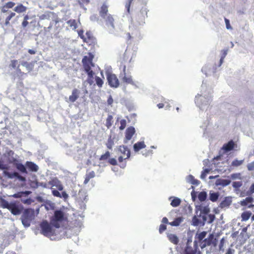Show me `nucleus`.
Segmentation results:
<instances>
[{
  "mask_svg": "<svg viewBox=\"0 0 254 254\" xmlns=\"http://www.w3.org/2000/svg\"><path fill=\"white\" fill-rule=\"evenodd\" d=\"M183 220L184 218L182 217H178L175 218L173 221L170 222L169 224L172 226H178Z\"/></svg>",
  "mask_w": 254,
  "mask_h": 254,
  "instance_id": "72a5a7b5",
  "label": "nucleus"
},
{
  "mask_svg": "<svg viewBox=\"0 0 254 254\" xmlns=\"http://www.w3.org/2000/svg\"><path fill=\"white\" fill-rule=\"evenodd\" d=\"M108 11V6L105 4H103L100 11V16L103 18H106Z\"/></svg>",
  "mask_w": 254,
  "mask_h": 254,
  "instance_id": "473e14b6",
  "label": "nucleus"
},
{
  "mask_svg": "<svg viewBox=\"0 0 254 254\" xmlns=\"http://www.w3.org/2000/svg\"><path fill=\"white\" fill-rule=\"evenodd\" d=\"M251 215L252 213L250 211L244 212L241 215L242 221H247L250 218Z\"/></svg>",
  "mask_w": 254,
  "mask_h": 254,
  "instance_id": "58836bf2",
  "label": "nucleus"
},
{
  "mask_svg": "<svg viewBox=\"0 0 254 254\" xmlns=\"http://www.w3.org/2000/svg\"><path fill=\"white\" fill-rule=\"evenodd\" d=\"M8 210L12 214L17 215L21 213L23 210V207L21 204L16 202H11Z\"/></svg>",
  "mask_w": 254,
  "mask_h": 254,
  "instance_id": "9b49d317",
  "label": "nucleus"
},
{
  "mask_svg": "<svg viewBox=\"0 0 254 254\" xmlns=\"http://www.w3.org/2000/svg\"><path fill=\"white\" fill-rule=\"evenodd\" d=\"M147 12L148 10L146 7H142L140 11V13L138 14V16L140 17V21L139 23V25H143L145 23V18L147 17Z\"/></svg>",
  "mask_w": 254,
  "mask_h": 254,
  "instance_id": "f3484780",
  "label": "nucleus"
},
{
  "mask_svg": "<svg viewBox=\"0 0 254 254\" xmlns=\"http://www.w3.org/2000/svg\"><path fill=\"white\" fill-rule=\"evenodd\" d=\"M216 67L212 65H205L201 69L202 72L206 75V76L211 75L215 72Z\"/></svg>",
  "mask_w": 254,
  "mask_h": 254,
  "instance_id": "ddd939ff",
  "label": "nucleus"
},
{
  "mask_svg": "<svg viewBox=\"0 0 254 254\" xmlns=\"http://www.w3.org/2000/svg\"><path fill=\"white\" fill-rule=\"evenodd\" d=\"M48 186L51 190L52 195L60 198L63 199L64 201H66L69 197V195L64 190V186L61 182L57 178L52 179L48 182Z\"/></svg>",
  "mask_w": 254,
  "mask_h": 254,
  "instance_id": "7ed1b4c3",
  "label": "nucleus"
},
{
  "mask_svg": "<svg viewBox=\"0 0 254 254\" xmlns=\"http://www.w3.org/2000/svg\"><path fill=\"white\" fill-rule=\"evenodd\" d=\"M253 193H254V183L251 185L249 190L247 191V194L248 195H249Z\"/></svg>",
  "mask_w": 254,
  "mask_h": 254,
  "instance_id": "13d9d810",
  "label": "nucleus"
},
{
  "mask_svg": "<svg viewBox=\"0 0 254 254\" xmlns=\"http://www.w3.org/2000/svg\"><path fill=\"white\" fill-rule=\"evenodd\" d=\"M126 66L124 65L123 67V72L120 74L119 77L121 80L125 83L131 84L135 88H138L140 87V84L138 81H133L132 76L129 73L126 72Z\"/></svg>",
  "mask_w": 254,
  "mask_h": 254,
  "instance_id": "0eeeda50",
  "label": "nucleus"
},
{
  "mask_svg": "<svg viewBox=\"0 0 254 254\" xmlns=\"http://www.w3.org/2000/svg\"><path fill=\"white\" fill-rule=\"evenodd\" d=\"M247 167L249 171H253L254 170V161L248 164Z\"/></svg>",
  "mask_w": 254,
  "mask_h": 254,
  "instance_id": "e2e57ef3",
  "label": "nucleus"
},
{
  "mask_svg": "<svg viewBox=\"0 0 254 254\" xmlns=\"http://www.w3.org/2000/svg\"><path fill=\"white\" fill-rule=\"evenodd\" d=\"M27 9L26 6H24L22 4H18L14 8V10L17 13H20L25 12Z\"/></svg>",
  "mask_w": 254,
  "mask_h": 254,
  "instance_id": "2f4dec72",
  "label": "nucleus"
},
{
  "mask_svg": "<svg viewBox=\"0 0 254 254\" xmlns=\"http://www.w3.org/2000/svg\"><path fill=\"white\" fill-rule=\"evenodd\" d=\"M26 166L31 172H36L39 169V167L35 163L30 161L26 162Z\"/></svg>",
  "mask_w": 254,
  "mask_h": 254,
  "instance_id": "4be33fe9",
  "label": "nucleus"
},
{
  "mask_svg": "<svg viewBox=\"0 0 254 254\" xmlns=\"http://www.w3.org/2000/svg\"><path fill=\"white\" fill-rule=\"evenodd\" d=\"M167 238L171 243L175 245H177L179 243V238L175 234L168 233Z\"/></svg>",
  "mask_w": 254,
  "mask_h": 254,
  "instance_id": "c85d7f7f",
  "label": "nucleus"
},
{
  "mask_svg": "<svg viewBox=\"0 0 254 254\" xmlns=\"http://www.w3.org/2000/svg\"><path fill=\"white\" fill-rule=\"evenodd\" d=\"M45 206L47 210L53 209L54 207V204L50 201H46Z\"/></svg>",
  "mask_w": 254,
  "mask_h": 254,
  "instance_id": "09e8293b",
  "label": "nucleus"
},
{
  "mask_svg": "<svg viewBox=\"0 0 254 254\" xmlns=\"http://www.w3.org/2000/svg\"><path fill=\"white\" fill-rule=\"evenodd\" d=\"M35 217V210L33 209L28 208L24 210L20 219L22 225L25 228L29 227L34 220Z\"/></svg>",
  "mask_w": 254,
  "mask_h": 254,
  "instance_id": "39448f33",
  "label": "nucleus"
},
{
  "mask_svg": "<svg viewBox=\"0 0 254 254\" xmlns=\"http://www.w3.org/2000/svg\"><path fill=\"white\" fill-rule=\"evenodd\" d=\"M167 228V227L164 224H161L159 226V232L162 234Z\"/></svg>",
  "mask_w": 254,
  "mask_h": 254,
  "instance_id": "bf43d9fd",
  "label": "nucleus"
},
{
  "mask_svg": "<svg viewBox=\"0 0 254 254\" xmlns=\"http://www.w3.org/2000/svg\"><path fill=\"white\" fill-rule=\"evenodd\" d=\"M195 211L196 215L192 219V225L194 226H197L201 224L204 226L206 222L210 224L214 220L215 215L208 214L210 210L208 205L202 204L196 205Z\"/></svg>",
  "mask_w": 254,
  "mask_h": 254,
  "instance_id": "f257e3e1",
  "label": "nucleus"
},
{
  "mask_svg": "<svg viewBox=\"0 0 254 254\" xmlns=\"http://www.w3.org/2000/svg\"><path fill=\"white\" fill-rule=\"evenodd\" d=\"M169 199L170 200L172 199L170 204L174 207H178L181 203V199L178 197L170 196Z\"/></svg>",
  "mask_w": 254,
  "mask_h": 254,
  "instance_id": "b1692460",
  "label": "nucleus"
},
{
  "mask_svg": "<svg viewBox=\"0 0 254 254\" xmlns=\"http://www.w3.org/2000/svg\"><path fill=\"white\" fill-rule=\"evenodd\" d=\"M224 244V239L222 238L220 240V244L219 245V248L220 251H222V252H224V249L223 248Z\"/></svg>",
  "mask_w": 254,
  "mask_h": 254,
  "instance_id": "052dcab7",
  "label": "nucleus"
},
{
  "mask_svg": "<svg viewBox=\"0 0 254 254\" xmlns=\"http://www.w3.org/2000/svg\"><path fill=\"white\" fill-rule=\"evenodd\" d=\"M24 193V192H18L12 195V196L14 198H19L21 197Z\"/></svg>",
  "mask_w": 254,
  "mask_h": 254,
  "instance_id": "338daca9",
  "label": "nucleus"
},
{
  "mask_svg": "<svg viewBox=\"0 0 254 254\" xmlns=\"http://www.w3.org/2000/svg\"><path fill=\"white\" fill-rule=\"evenodd\" d=\"M40 227L41 234L52 239L51 237L56 234L53 226L49 224L48 221L44 220L40 223Z\"/></svg>",
  "mask_w": 254,
  "mask_h": 254,
  "instance_id": "423d86ee",
  "label": "nucleus"
},
{
  "mask_svg": "<svg viewBox=\"0 0 254 254\" xmlns=\"http://www.w3.org/2000/svg\"><path fill=\"white\" fill-rule=\"evenodd\" d=\"M135 129L133 127H129L126 130L125 138L124 143H127L128 141L131 139L133 134L135 133Z\"/></svg>",
  "mask_w": 254,
  "mask_h": 254,
  "instance_id": "4468645a",
  "label": "nucleus"
},
{
  "mask_svg": "<svg viewBox=\"0 0 254 254\" xmlns=\"http://www.w3.org/2000/svg\"><path fill=\"white\" fill-rule=\"evenodd\" d=\"M212 91L207 87L206 83L203 82L201 86L200 93L195 97L196 106L202 111H207L212 101Z\"/></svg>",
  "mask_w": 254,
  "mask_h": 254,
  "instance_id": "f03ea898",
  "label": "nucleus"
},
{
  "mask_svg": "<svg viewBox=\"0 0 254 254\" xmlns=\"http://www.w3.org/2000/svg\"><path fill=\"white\" fill-rule=\"evenodd\" d=\"M234 142L232 140H231L227 143L224 144L222 149L227 152L232 150L234 147Z\"/></svg>",
  "mask_w": 254,
  "mask_h": 254,
  "instance_id": "a878e982",
  "label": "nucleus"
},
{
  "mask_svg": "<svg viewBox=\"0 0 254 254\" xmlns=\"http://www.w3.org/2000/svg\"><path fill=\"white\" fill-rule=\"evenodd\" d=\"M146 145L144 141H138L133 145V149L135 152H138L141 149L144 148Z\"/></svg>",
  "mask_w": 254,
  "mask_h": 254,
  "instance_id": "bb28decb",
  "label": "nucleus"
},
{
  "mask_svg": "<svg viewBox=\"0 0 254 254\" xmlns=\"http://www.w3.org/2000/svg\"><path fill=\"white\" fill-rule=\"evenodd\" d=\"M16 172H14L12 173H10L7 171H4L3 172V174L5 177H6L8 179H12L16 177Z\"/></svg>",
  "mask_w": 254,
  "mask_h": 254,
  "instance_id": "e433bc0d",
  "label": "nucleus"
},
{
  "mask_svg": "<svg viewBox=\"0 0 254 254\" xmlns=\"http://www.w3.org/2000/svg\"><path fill=\"white\" fill-rule=\"evenodd\" d=\"M106 75L109 85L111 87H118L119 85V81L117 76L109 71L106 73Z\"/></svg>",
  "mask_w": 254,
  "mask_h": 254,
  "instance_id": "1a4fd4ad",
  "label": "nucleus"
},
{
  "mask_svg": "<svg viewBox=\"0 0 254 254\" xmlns=\"http://www.w3.org/2000/svg\"><path fill=\"white\" fill-rule=\"evenodd\" d=\"M219 196V193L218 192H214L213 190H210L209 193V199L212 202H215L218 199Z\"/></svg>",
  "mask_w": 254,
  "mask_h": 254,
  "instance_id": "cd10ccee",
  "label": "nucleus"
},
{
  "mask_svg": "<svg viewBox=\"0 0 254 254\" xmlns=\"http://www.w3.org/2000/svg\"><path fill=\"white\" fill-rule=\"evenodd\" d=\"M72 226H70V229L73 232V234L77 235L82 226V222L80 220H75L72 222Z\"/></svg>",
  "mask_w": 254,
  "mask_h": 254,
  "instance_id": "f8f14e48",
  "label": "nucleus"
},
{
  "mask_svg": "<svg viewBox=\"0 0 254 254\" xmlns=\"http://www.w3.org/2000/svg\"><path fill=\"white\" fill-rule=\"evenodd\" d=\"M16 178H17L18 180H19V181H22V182H25L26 181V179L25 177L20 175L17 172L16 173Z\"/></svg>",
  "mask_w": 254,
  "mask_h": 254,
  "instance_id": "680f3d73",
  "label": "nucleus"
},
{
  "mask_svg": "<svg viewBox=\"0 0 254 254\" xmlns=\"http://www.w3.org/2000/svg\"><path fill=\"white\" fill-rule=\"evenodd\" d=\"M231 182L230 179H218L216 180L215 183L216 186H221V187H225L230 184Z\"/></svg>",
  "mask_w": 254,
  "mask_h": 254,
  "instance_id": "a211bd4d",
  "label": "nucleus"
},
{
  "mask_svg": "<svg viewBox=\"0 0 254 254\" xmlns=\"http://www.w3.org/2000/svg\"><path fill=\"white\" fill-rule=\"evenodd\" d=\"M108 162L112 165H117V161L116 159L115 158L109 159L108 160Z\"/></svg>",
  "mask_w": 254,
  "mask_h": 254,
  "instance_id": "0e129e2a",
  "label": "nucleus"
},
{
  "mask_svg": "<svg viewBox=\"0 0 254 254\" xmlns=\"http://www.w3.org/2000/svg\"><path fill=\"white\" fill-rule=\"evenodd\" d=\"M244 161V160H239L237 159H235L231 163V166L238 167L241 165Z\"/></svg>",
  "mask_w": 254,
  "mask_h": 254,
  "instance_id": "37998d69",
  "label": "nucleus"
},
{
  "mask_svg": "<svg viewBox=\"0 0 254 254\" xmlns=\"http://www.w3.org/2000/svg\"><path fill=\"white\" fill-rule=\"evenodd\" d=\"M34 186H33L35 188H38L39 187H41L43 188L48 189L49 186H48V183H43V182H38L37 181H35L33 182L32 183Z\"/></svg>",
  "mask_w": 254,
  "mask_h": 254,
  "instance_id": "f704fd0d",
  "label": "nucleus"
},
{
  "mask_svg": "<svg viewBox=\"0 0 254 254\" xmlns=\"http://www.w3.org/2000/svg\"><path fill=\"white\" fill-rule=\"evenodd\" d=\"M18 64V61L16 60H12L11 62L10 66L13 68H15Z\"/></svg>",
  "mask_w": 254,
  "mask_h": 254,
  "instance_id": "774afa93",
  "label": "nucleus"
},
{
  "mask_svg": "<svg viewBox=\"0 0 254 254\" xmlns=\"http://www.w3.org/2000/svg\"><path fill=\"white\" fill-rule=\"evenodd\" d=\"M186 182L193 185L197 186L199 184L200 182L195 179L191 175L187 176L186 178Z\"/></svg>",
  "mask_w": 254,
  "mask_h": 254,
  "instance_id": "5701e85b",
  "label": "nucleus"
},
{
  "mask_svg": "<svg viewBox=\"0 0 254 254\" xmlns=\"http://www.w3.org/2000/svg\"><path fill=\"white\" fill-rule=\"evenodd\" d=\"M8 161L15 165L19 162L18 156L13 151L10 150L8 152Z\"/></svg>",
  "mask_w": 254,
  "mask_h": 254,
  "instance_id": "2eb2a0df",
  "label": "nucleus"
},
{
  "mask_svg": "<svg viewBox=\"0 0 254 254\" xmlns=\"http://www.w3.org/2000/svg\"><path fill=\"white\" fill-rule=\"evenodd\" d=\"M207 194L204 191H201L198 195V198L200 201H203L206 199Z\"/></svg>",
  "mask_w": 254,
  "mask_h": 254,
  "instance_id": "ea45409f",
  "label": "nucleus"
},
{
  "mask_svg": "<svg viewBox=\"0 0 254 254\" xmlns=\"http://www.w3.org/2000/svg\"><path fill=\"white\" fill-rule=\"evenodd\" d=\"M68 25L73 30H75L76 28V22L74 19H70L67 22Z\"/></svg>",
  "mask_w": 254,
  "mask_h": 254,
  "instance_id": "79ce46f5",
  "label": "nucleus"
},
{
  "mask_svg": "<svg viewBox=\"0 0 254 254\" xmlns=\"http://www.w3.org/2000/svg\"><path fill=\"white\" fill-rule=\"evenodd\" d=\"M15 15V13L14 12H11V11L8 12V15H7V16L6 17V19H5V25H8L9 24V21Z\"/></svg>",
  "mask_w": 254,
  "mask_h": 254,
  "instance_id": "a19ab883",
  "label": "nucleus"
},
{
  "mask_svg": "<svg viewBox=\"0 0 254 254\" xmlns=\"http://www.w3.org/2000/svg\"><path fill=\"white\" fill-rule=\"evenodd\" d=\"M64 218V214L61 210H56L55 211L54 219L52 221V224L56 228L60 227V224L58 222L62 221Z\"/></svg>",
  "mask_w": 254,
  "mask_h": 254,
  "instance_id": "9d476101",
  "label": "nucleus"
},
{
  "mask_svg": "<svg viewBox=\"0 0 254 254\" xmlns=\"http://www.w3.org/2000/svg\"><path fill=\"white\" fill-rule=\"evenodd\" d=\"M80 91L77 89H74L72 91L71 95L69 97V100L71 102H75L79 97Z\"/></svg>",
  "mask_w": 254,
  "mask_h": 254,
  "instance_id": "393cba45",
  "label": "nucleus"
},
{
  "mask_svg": "<svg viewBox=\"0 0 254 254\" xmlns=\"http://www.w3.org/2000/svg\"><path fill=\"white\" fill-rule=\"evenodd\" d=\"M133 0H127L126 1L125 7L127 9V13H129L130 4Z\"/></svg>",
  "mask_w": 254,
  "mask_h": 254,
  "instance_id": "5fc2aeb1",
  "label": "nucleus"
},
{
  "mask_svg": "<svg viewBox=\"0 0 254 254\" xmlns=\"http://www.w3.org/2000/svg\"><path fill=\"white\" fill-rule=\"evenodd\" d=\"M121 126L119 127L120 130H123L125 128L127 125V121L125 119L121 120L120 121Z\"/></svg>",
  "mask_w": 254,
  "mask_h": 254,
  "instance_id": "4d7b16f0",
  "label": "nucleus"
},
{
  "mask_svg": "<svg viewBox=\"0 0 254 254\" xmlns=\"http://www.w3.org/2000/svg\"><path fill=\"white\" fill-rule=\"evenodd\" d=\"M71 195L74 198L81 210H84L88 200V195L85 190L80 189L79 186L75 187L71 191Z\"/></svg>",
  "mask_w": 254,
  "mask_h": 254,
  "instance_id": "20e7f679",
  "label": "nucleus"
},
{
  "mask_svg": "<svg viewBox=\"0 0 254 254\" xmlns=\"http://www.w3.org/2000/svg\"><path fill=\"white\" fill-rule=\"evenodd\" d=\"M207 233L206 231H202L199 233H197L195 236V239H197L199 242H200L205 238Z\"/></svg>",
  "mask_w": 254,
  "mask_h": 254,
  "instance_id": "c9c22d12",
  "label": "nucleus"
},
{
  "mask_svg": "<svg viewBox=\"0 0 254 254\" xmlns=\"http://www.w3.org/2000/svg\"><path fill=\"white\" fill-rule=\"evenodd\" d=\"M243 185L242 182H234L232 184L233 187L237 190Z\"/></svg>",
  "mask_w": 254,
  "mask_h": 254,
  "instance_id": "8fccbe9b",
  "label": "nucleus"
},
{
  "mask_svg": "<svg viewBox=\"0 0 254 254\" xmlns=\"http://www.w3.org/2000/svg\"><path fill=\"white\" fill-rule=\"evenodd\" d=\"M9 243L7 240H3V243L1 244L0 246V254L2 253L3 249L9 245Z\"/></svg>",
  "mask_w": 254,
  "mask_h": 254,
  "instance_id": "de8ad7c7",
  "label": "nucleus"
},
{
  "mask_svg": "<svg viewBox=\"0 0 254 254\" xmlns=\"http://www.w3.org/2000/svg\"><path fill=\"white\" fill-rule=\"evenodd\" d=\"M213 239V236L212 234H210L208 238L205 239L203 240V243H205L206 245L210 246L212 243V241Z\"/></svg>",
  "mask_w": 254,
  "mask_h": 254,
  "instance_id": "a18cd8bd",
  "label": "nucleus"
},
{
  "mask_svg": "<svg viewBox=\"0 0 254 254\" xmlns=\"http://www.w3.org/2000/svg\"><path fill=\"white\" fill-rule=\"evenodd\" d=\"M119 151L124 155V156L126 155L127 156L125 157V160L129 158L130 156V150L127 146L124 145L120 146L119 148Z\"/></svg>",
  "mask_w": 254,
  "mask_h": 254,
  "instance_id": "aec40b11",
  "label": "nucleus"
},
{
  "mask_svg": "<svg viewBox=\"0 0 254 254\" xmlns=\"http://www.w3.org/2000/svg\"><path fill=\"white\" fill-rule=\"evenodd\" d=\"M232 197L231 196L225 197L224 200L220 203L219 207L221 208L227 207L231 204Z\"/></svg>",
  "mask_w": 254,
  "mask_h": 254,
  "instance_id": "412c9836",
  "label": "nucleus"
},
{
  "mask_svg": "<svg viewBox=\"0 0 254 254\" xmlns=\"http://www.w3.org/2000/svg\"><path fill=\"white\" fill-rule=\"evenodd\" d=\"M230 178L232 180H236V179L241 180L242 179L241 175L240 173L232 174L230 175Z\"/></svg>",
  "mask_w": 254,
  "mask_h": 254,
  "instance_id": "3c124183",
  "label": "nucleus"
},
{
  "mask_svg": "<svg viewBox=\"0 0 254 254\" xmlns=\"http://www.w3.org/2000/svg\"><path fill=\"white\" fill-rule=\"evenodd\" d=\"M15 5V3L10 1L6 3L5 7L7 8H10L13 7Z\"/></svg>",
  "mask_w": 254,
  "mask_h": 254,
  "instance_id": "69168bd1",
  "label": "nucleus"
},
{
  "mask_svg": "<svg viewBox=\"0 0 254 254\" xmlns=\"http://www.w3.org/2000/svg\"><path fill=\"white\" fill-rule=\"evenodd\" d=\"M114 145V140L111 138V137H110L108 138L107 142L106 143L107 147L109 149H111Z\"/></svg>",
  "mask_w": 254,
  "mask_h": 254,
  "instance_id": "49530a36",
  "label": "nucleus"
},
{
  "mask_svg": "<svg viewBox=\"0 0 254 254\" xmlns=\"http://www.w3.org/2000/svg\"><path fill=\"white\" fill-rule=\"evenodd\" d=\"M197 253L200 254V252L199 251L198 252H195L192 247L188 245L185 248L184 254H197Z\"/></svg>",
  "mask_w": 254,
  "mask_h": 254,
  "instance_id": "c756f323",
  "label": "nucleus"
},
{
  "mask_svg": "<svg viewBox=\"0 0 254 254\" xmlns=\"http://www.w3.org/2000/svg\"><path fill=\"white\" fill-rule=\"evenodd\" d=\"M93 56L90 55L89 57L84 56L82 60L84 70L90 78L93 77L94 75V72L91 68V65H93Z\"/></svg>",
  "mask_w": 254,
  "mask_h": 254,
  "instance_id": "6e6552de",
  "label": "nucleus"
},
{
  "mask_svg": "<svg viewBox=\"0 0 254 254\" xmlns=\"http://www.w3.org/2000/svg\"><path fill=\"white\" fill-rule=\"evenodd\" d=\"M17 169L20 171L22 173H27L26 165H24L22 163H20L19 161L14 165Z\"/></svg>",
  "mask_w": 254,
  "mask_h": 254,
  "instance_id": "7c9ffc66",
  "label": "nucleus"
},
{
  "mask_svg": "<svg viewBox=\"0 0 254 254\" xmlns=\"http://www.w3.org/2000/svg\"><path fill=\"white\" fill-rule=\"evenodd\" d=\"M0 206L4 208H7L8 209L11 203H9L7 201L3 198L0 199Z\"/></svg>",
  "mask_w": 254,
  "mask_h": 254,
  "instance_id": "4c0bfd02",
  "label": "nucleus"
},
{
  "mask_svg": "<svg viewBox=\"0 0 254 254\" xmlns=\"http://www.w3.org/2000/svg\"><path fill=\"white\" fill-rule=\"evenodd\" d=\"M113 117L111 115H109L106 120V126L109 128L112 126V120Z\"/></svg>",
  "mask_w": 254,
  "mask_h": 254,
  "instance_id": "603ef678",
  "label": "nucleus"
},
{
  "mask_svg": "<svg viewBox=\"0 0 254 254\" xmlns=\"http://www.w3.org/2000/svg\"><path fill=\"white\" fill-rule=\"evenodd\" d=\"M254 198L251 196L247 197L245 199L241 201L240 204L243 206L248 205L249 208H252L254 207V204L251 203L254 201Z\"/></svg>",
  "mask_w": 254,
  "mask_h": 254,
  "instance_id": "dca6fc26",
  "label": "nucleus"
},
{
  "mask_svg": "<svg viewBox=\"0 0 254 254\" xmlns=\"http://www.w3.org/2000/svg\"><path fill=\"white\" fill-rule=\"evenodd\" d=\"M96 84L99 87H101L102 86L103 84V80L99 77L96 76L95 78Z\"/></svg>",
  "mask_w": 254,
  "mask_h": 254,
  "instance_id": "864d4df0",
  "label": "nucleus"
},
{
  "mask_svg": "<svg viewBox=\"0 0 254 254\" xmlns=\"http://www.w3.org/2000/svg\"><path fill=\"white\" fill-rule=\"evenodd\" d=\"M110 153L109 151H107L104 154L102 155L100 158V160H106L109 158Z\"/></svg>",
  "mask_w": 254,
  "mask_h": 254,
  "instance_id": "6e6d98bb",
  "label": "nucleus"
},
{
  "mask_svg": "<svg viewBox=\"0 0 254 254\" xmlns=\"http://www.w3.org/2000/svg\"><path fill=\"white\" fill-rule=\"evenodd\" d=\"M21 65L24 66L29 71H31L33 69V66L31 64L28 63L26 62H23L21 64Z\"/></svg>",
  "mask_w": 254,
  "mask_h": 254,
  "instance_id": "c03bdc74",
  "label": "nucleus"
},
{
  "mask_svg": "<svg viewBox=\"0 0 254 254\" xmlns=\"http://www.w3.org/2000/svg\"><path fill=\"white\" fill-rule=\"evenodd\" d=\"M105 19L106 20V25L109 27L110 30H113L114 29V19L112 16L110 14L108 15Z\"/></svg>",
  "mask_w": 254,
  "mask_h": 254,
  "instance_id": "6ab92c4d",
  "label": "nucleus"
}]
</instances>
